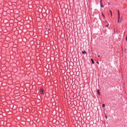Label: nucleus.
Returning a JSON list of instances; mask_svg holds the SVG:
<instances>
[{"mask_svg":"<svg viewBox=\"0 0 127 127\" xmlns=\"http://www.w3.org/2000/svg\"><path fill=\"white\" fill-rule=\"evenodd\" d=\"M120 11L118 10V23H121V21L120 20Z\"/></svg>","mask_w":127,"mask_h":127,"instance_id":"nucleus-1","label":"nucleus"},{"mask_svg":"<svg viewBox=\"0 0 127 127\" xmlns=\"http://www.w3.org/2000/svg\"><path fill=\"white\" fill-rule=\"evenodd\" d=\"M100 5H101V7H104V5L102 3H100Z\"/></svg>","mask_w":127,"mask_h":127,"instance_id":"nucleus-6","label":"nucleus"},{"mask_svg":"<svg viewBox=\"0 0 127 127\" xmlns=\"http://www.w3.org/2000/svg\"><path fill=\"white\" fill-rule=\"evenodd\" d=\"M82 54L83 55H85V54H86V52L85 51H83L82 52Z\"/></svg>","mask_w":127,"mask_h":127,"instance_id":"nucleus-4","label":"nucleus"},{"mask_svg":"<svg viewBox=\"0 0 127 127\" xmlns=\"http://www.w3.org/2000/svg\"><path fill=\"white\" fill-rule=\"evenodd\" d=\"M105 118H106V119H107V117L106 115L105 116Z\"/></svg>","mask_w":127,"mask_h":127,"instance_id":"nucleus-14","label":"nucleus"},{"mask_svg":"<svg viewBox=\"0 0 127 127\" xmlns=\"http://www.w3.org/2000/svg\"><path fill=\"white\" fill-rule=\"evenodd\" d=\"M96 63L98 64H99V63L98 61H97Z\"/></svg>","mask_w":127,"mask_h":127,"instance_id":"nucleus-10","label":"nucleus"},{"mask_svg":"<svg viewBox=\"0 0 127 127\" xmlns=\"http://www.w3.org/2000/svg\"><path fill=\"white\" fill-rule=\"evenodd\" d=\"M98 58H100V55H98Z\"/></svg>","mask_w":127,"mask_h":127,"instance_id":"nucleus-13","label":"nucleus"},{"mask_svg":"<svg viewBox=\"0 0 127 127\" xmlns=\"http://www.w3.org/2000/svg\"><path fill=\"white\" fill-rule=\"evenodd\" d=\"M105 107V104H103L102 105V108H104Z\"/></svg>","mask_w":127,"mask_h":127,"instance_id":"nucleus-7","label":"nucleus"},{"mask_svg":"<svg viewBox=\"0 0 127 127\" xmlns=\"http://www.w3.org/2000/svg\"><path fill=\"white\" fill-rule=\"evenodd\" d=\"M109 25V24H107V25H106V27H108Z\"/></svg>","mask_w":127,"mask_h":127,"instance_id":"nucleus-9","label":"nucleus"},{"mask_svg":"<svg viewBox=\"0 0 127 127\" xmlns=\"http://www.w3.org/2000/svg\"><path fill=\"white\" fill-rule=\"evenodd\" d=\"M44 92V90L43 88H41L40 89V94H43Z\"/></svg>","mask_w":127,"mask_h":127,"instance_id":"nucleus-2","label":"nucleus"},{"mask_svg":"<svg viewBox=\"0 0 127 127\" xmlns=\"http://www.w3.org/2000/svg\"><path fill=\"white\" fill-rule=\"evenodd\" d=\"M91 61L92 64H95V63L94 62V60L93 59H91Z\"/></svg>","mask_w":127,"mask_h":127,"instance_id":"nucleus-3","label":"nucleus"},{"mask_svg":"<svg viewBox=\"0 0 127 127\" xmlns=\"http://www.w3.org/2000/svg\"><path fill=\"white\" fill-rule=\"evenodd\" d=\"M106 22H107V21H106Z\"/></svg>","mask_w":127,"mask_h":127,"instance_id":"nucleus-15","label":"nucleus"},{"mask_svg":"<svg viewBox=\"0 0 127 127\" xmlns=\"http://www.w3.org/2000/svg\"><path fill=\"white\" fill-rule=\"evenodd\" d=\"M110 12H111V16H112V12L111 10H110Z\"/></svg>","mask_w":127,"mask_h":127,"instance_id":"nucleus-8","label":"nucleus"},{"mask_svg":"<svg viewBox=\"0 0 127 127\" xmlns=\"http://www.w3.org/2000/svg\"><path fill=\"white\" fill-rule=\"evenodd\" d=\"M97 94H98L99 95H100V90H97Z\"/></svg>","mask_w":127,"mask_h":127,"instance_id":"nucleus-5","label":"nucleus"},{"mask_svg":"<svg viewBox=\"0 0 127 127\" xmlns=\"http://www.w3.org/2000/svg\"><path fill=\"white\" fill-rule=\"evenodd\" d=\"M100 3H102V0H100Z\"/></svg>","mask_w":127,"mask_h":127,"instance_id":"nucleus-12","label":"nucleus"},{"mask_svg":"<svg viewBox=\"0 0 127 127\" xmlns=\"http://www.w3.org/2000/svg\"><path fill=\"white\" fill-rule=\"evenodd\" d=\"M126 40V41H127V35Z\"/></svg>","mask_w":127,"mask_h":127,"instance_id":"nucleus-11","label":"nucleus"}]
</instances>
